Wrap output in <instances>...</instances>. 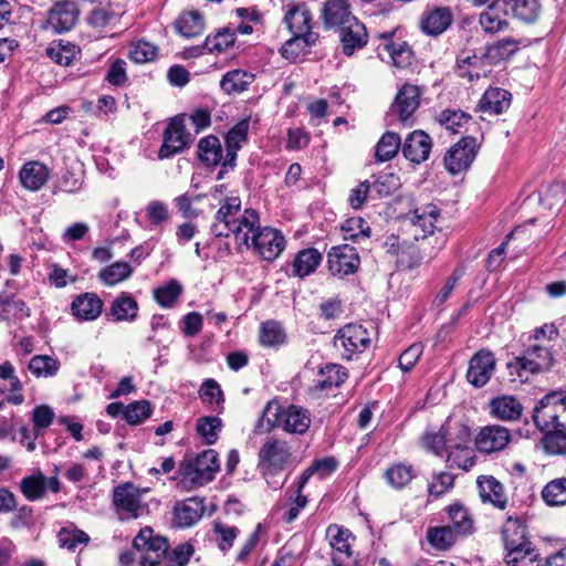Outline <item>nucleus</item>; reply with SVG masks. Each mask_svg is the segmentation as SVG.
Returning a JSON list of instances; mask_svg holds the SVG:
<instances>
[{"mask_svg":"<svg viewBox=\"0 0 566 566\" xmlns=\"http://www.w3.org/2000/svg\"><path fill=\"white\" fill-rule=\"evenodd\" d=\"M563 398L562 392H549L537 402L533 410L534 423L542 432H545L544 447L552 454L563 452L562 446H554V437H552L553 423Z\"/></svg>","mask_w":566,"mask_h":566,"instance_id":"nucleus-3","label":"nucleus"},{"mask_svg":"<svg viewBox=\"0 0 566 566\" xmlns=\"http://www.w3.org/2000/svg\"><path fill=\"white\" fill-rule=\"evenodd\" d=\"M421 91L417 85L403 84L390 106L389 114L407 123L420 105Z\"/></svg>","mask_w":566,"mask_h":566,"instance_id":"nucleus-16","label":"nucleus"},{"mask_svg":"<svg viewBox=\"0 0 566 566\" xmlns=\"http://www.w3.org/2000/svg\"><path fill=\"white\" fill-rule=\"evenodd\" d=\"M348 377L346 368L336 364H326L318 370L311 390L313 392L329 391L338 388Z\"/></svg>","mask_w":566,"mask_h":566,"instance_id":"nucleus-28","label":"nucleus"},{"mask_svg":"<svg viewBox=\"0 0 566 566\" xmlns=\"http://www.w3.org/2000/svg\"><path fill=\"white\" fill-rule=\"evenodd\" d=\"M495 368V356L488 350H479L472 356L467 371L468 381L475 388L489 382Z\"/></svg>","mask_w":566,"mask_h":566,"instance_id":"nucleus-17","label":"nucleus"},{"mask_svg":"<svg viewBox=\"0 0 566 566\" xmlns=\"http://www.w3.org/2000/svg\"><path fill=\"white\" fill-rule=\"evenodd\" d=\"M323 255L315 248L300 250L291 262L283 265L282 270L289 277L304 280L313 274L322 263Z\"/></svg>","mask_w":566,"mask_h":566,"instance_id":"nucleus-14","label":"nucleus"},{"mask_svg":"<svg viewBox=\"0 0 566 566\" xmlns=\"http://www.w3.org/2000/svg\"><path fill=\"white\" fill-rule=\"evenodd\" d=\"M440 216V210L434 205H427L421 208L415 209L410 214V221L415 228H419L422 232L421 235L415 234V239L426 238L434 231V222Z\"/></svg>","mask_w":566,"mask_h":566,"instance_id":"nucleus-35","label":"nucleus"},{"mask_svg":"<svg viewBox=\"0 0 566 566\" xmlns=\"http://www.w3.org/2000/svg\"><path fill=\"white\" fill-rule=\"evenodd\" d=\"M153 413V406L148 400H137L127 405L124 409V419L129 424H139Z\"/></svg>","mask_w":566,"mask_h":566,"instance_id":"nucleus-52","label":"nucleus"},{"mask_svg":"<svg viewBox=\"0 0 566 566\" xmlns=\"http://www.w3.org/2000/svg\"><path fill=\"white\" fill-rule=\"evenodd\" d=\"M291 458V449L286 441L280 439L266 440L259 451V465L266 479L268 485L274 490L283 486L284 481L279 483L271 481V478L281 472Z\"/></svg>","mask_w":566,"mask_h":566,"instance_id":"nucleus-2","label":"nucleus"},{"mask_svg":"<svg viewBox=\"0 0 566 566\" xmlns=\"http://www.w3.org/2000/svg\"><path fill=\"white\" fill-rule=\"evenodd\" d=\"M137 301L127 292H122L111 304L107 316L114 322H134L138 314Z\"/></svg>","mask_w":566,"mask_h":566,"instance_id":"nucleus-31","label":"nucleus"},{"mask_svg":"<svg viewBox=\"0 0 566 566\" xmlns=\"http://www.w3.org/2000/svg\"><path fill=\"white\" fill-rule=\"evenodd\" d=\"M433 481L428 484L430 496L439 497L448 492L454 485L455 476L449 472H439L432 474Z\"/></svg>","mask_w":566,"mask_h":566,"instance_id":"nucleus-64","label":"nucleus"},{"mask_svg":"<svg viewBox=\"0 0 566 566\" xmlns=\"http://www.w3.org/2000/svg\"><path fill=\"white\" fill-rule=\"evenodd\" d=\"M553 365L551 352L541 345L531 346L525 356L517 358L515 367L522 370H528L532 374L548 370Z\"/></svg>","mask_w":566,"mask_h":566,"instance_id":"nucleus-27","label":"nucleus"},{"mask_svg":"<svg viewBox=\"0 0 566 566\" xmlns=\"http://www.w3.org/2000/svg\"><path fill=\"white\" fill-rule=\"evenodd\" d=\"M504 555L505 566H533L538 559V553L532 542L507 547Z\"/></svg>","mask_w":566,"mask_h":566,"instance_id":"nucleus-37","label":"nucleus"},{"mask_svg":"<svg viewBox=\"0 0 566 566\" xmlns=\"http://www.w3.org/2000/svg\"><path fill=\"white\" fill-rule=\"evenodd\" d=\"M355 18L347 0H326L319 13V19L326 30L340 29Z\"/></svg>","mask_w":566,"mask_h":566,"instance_id":"nucleus-19","label":"nucleus"},{"mask_svg":"<svg viewBox=\"0 0 566 566\" xmlns=\"http://www.w3.org/2000/svg\"><path fill=\"white\" fill-rule=\"evenodd\" d=\"M19 489L28 501L41 500L46 494V476L41 471L24 476L19 483Z\"/></svg>","mask_w":566,"mask_h":566,"instance_id":"nucleus-39","label":"nucleus"},{"mask_svg":"<svg viewBox=\"0 0 566 566\" xmlns=\"http://www.w3.org/2000/svg\"><path fill=\"white\" fill-rule=\"evenodd\" d=\"M143 491L132 482L118 484L113 490V505L120 521L137 520L148 513L147 503L142 500Z\"/></svg>","mask_w":566,"mask_h":566,"instance_id":"nucleus-4","label":"nucleus"},{"mask_svg":"<svg viewBox=\"0 0 566 566\" xmlns=\"http://www.w3.org/2000/svg\"><path fill=\"white\" fill-rule=\"evenodd\" d=\"M395 31L379 33L377 36L382 41L380 45L389 54L392 64L399 69H405L411 64L412 51L407 42H395L392 36Z\"/></svg>","mask_w":566,"mask_h":566,"instance_id":"nucleus-29","label":"nucleus"},{"mask_svg":"<svg viewBox=\"0 0 566 566\" xmlns=\"http://www.w3.org/2000/svg\"><path fill=\"white\" fill-rule=\"evenodd\" d=\"M254 80L255 75L253 73L235 69L227 72L222 76L220 87L228 95L240 94L247 91Z\"/></svg>","mask_w":566,"mask_h":566,"instance_id":"nucleus-36","label":"nucleus"},{"mask_svg":"<svg viewBox=\"0 0 566 566\" xmlns=\"http://www.w3.org/2000/svg\"><path fill=\"white\" fill-rule=\"evenodd\" d=\"M449 517L451 527L461 535L470 534L472 531V520L469 517L467 510L461 504L449 506Z\"/></svg>","mask_w":566,"mask_h":566,"instance_id":"nucleus-54","label":"nucleus"},{"mask_svg":"<svg viewBox=\"0 0 566 566\" xmlns=\"http://www.w3.org/2000/svg\"><path fill=\"white\" fill-rule=\"evenodd\" d=\"M463 423H451L447 421L443 423L437 432H426L422 437V441L427 450L438 457H443L449 446L457 440V437H461L463 433ZM464 437V434H462Z\"/></svg>","mask_w":566,"mask_h":566,"instance_id":"nucleus-15","label":"nucleus"},{"mask_svg":"<svg viewBox=\"0 0 566 566\" xmlns=\"http://www.w3.org/2000/svg\"><path fill=\"white\" fill-rule=\"evenodd\" d=\"M28 368L35 377L48 378L56 375L60 363L49 355H36L30 359Z\"/></svg>","mask_w":566,"mask_h":566,"instance_id":"nucleus-48","label":"nucleus"},{"mask_svg":"<svg viewBox=\"0 0 566 566\" xmlns=\"http://www.w3.org/2000/svg\"><path fill=\"white\" fill-rule=\"evenodd\" d=\"M250 127V117H245L238 122L226 136V146L234 149H240L242 143L248 140V133Z\"/></svg>","mask_w":566,"mask_h":566,"instance_id":"nucleus-61","label":"nucleus"},{"mask_svg":"<svg viewBox=\"0 0 566 566\" xmlns=\"http://www.w3.org/2000/svg\"><path fill=\"white\" fill-rule=\"evenodd\" d=\"M175 480L177 481V488L181 491H190L211 481L192 460L180 463Z\"/></svg>","mask_w":566,"mask_h":566,"instance_id":"nucleus-32","label":"nucleus"},{"mask_svg":"<svg viewBox=\"0 0 566 566\" xmlns=\"http://www.w3.org/2000/svg\"><path fill=\"white\" fill-rule=\"evenodd\" d=\"M329 538V545L333 548V566H357L358 563L353 556L349 539H354L353 534L344 527L329 525L326 532Z\"/></svg>","mask_w":566,"mask_h":566,"instance_id":"nucleus-12","label":"nucleus"},{"mask_svg":"<svg viewBox=\"0 0 566 566\" xmlns=\"http://www.w3.org/2000/svg\"><path fill=\"white\" fill-rule=\"evenodd\" d=\"M542 203L548 209H559L566 202V192L563 184L554 182L547 187L541 197Z\"/></svg>","mask_w":566,"mask_h":566,"instance_id":"nucleus-60","label":"nucleus"},{"mask_svg":"<svg viewBox=\"0 0 566 566\" xmlns=\"http://www.w3.org/2000/svg\"><path fill=\"white\" fill-rule=\"evenodd\" d=\"M0 305L3 308L1 314L8 316V318L11 315L14 319H23L31 315L27 303L21 298H15L13 295L0 294Z\"/></svg>","mask_w":566,"mask_h":566,"instance_id":"nucleus-50","label":"nucleus"},{"mask_svg":"<svg viewBox=\"0 0 566 566\" xmlns=\"http://www.w3.org/2000/svg\"><path fill=\"white\" fill-rule=\"evenodd\" d=\"M192 461L202 470L205 475L209 476L211 481L213 480L214 473L219 470L218 453L214 450H205L197 454Z\"/></svg>","mask_w":566,"mask_h":566,"instance_id":"nucleus-62","label":"nucleus"},{"mask_svg":"<svg viewBox=\"0 0 566 566\" xmlns=\"http://www.w3.org/2000/svg\"><path fill=\"white\" fill-rule=\"evenodd\" d=\"M286 334L276 321H266L260 328V343L266 347H277L285 343Z\"/></svg>","mask_w":566,"mask_h":566,"instance_id":"nucleus-46","label":"nucleus"},{"mask_svg":"<svg viewBox=\"0 0 566 566\" xmlns=\"http://www.w3.org/2000/svg\"><path fill=\"white\" fill-rule=\"evenodd\" d=\"M370 185L375 198L388 197L400 187V178L392 172H382Z\"/></svg>","mask_w":566,"mask_h":566,"instance_id":"nucleus-53","label":"nucleus"},{"mask_svg":"<svg viewBox=\"0 0 566 566\" xmlns=\"http://www.w3.org/2000/svg\"><path fill=\"white\" fill-rule=\"evenodd\" d=\"M259 222V213L254 209H245L235 222L214 221L211 226V232L218 238H228L233 234L239 245L249 247L250 232L254 230Z\"/></svg>","mask_w":566,"mask_h":566,"instance_id":"nucleus-7","label":"nucleus"},{"mask_svg":"<svg viewBox=\"0 0 566 566\" xmlns=\"http://www.w3.org/2000/svg\"><path fill=\"white\" fill-rule=\"evenodd\" d=\"M386 481L395 489L405 488L415 478L411 465L397 463L385 472Z\"/></svg>","mask_w":566,"mask_h":566,"instance_id":"nucleus-49","label":"nucleus"},{"mask_svg":"<svg viewBox=\"0 0 566 566\" xmlns=\"http://www.w3.org/2000/svg\"><path fill=\"white\" fill-rule=\"evenodd\" d=\"M542 497L549 506L566 505V478L549 481L542 490Z\"/></svg>","mask_w":566,"mask_h":566,"instance_id":"nucleus-45","label":"nucleus"},{"mask_svg":"<svg viewBox=\"0 0 566 566\" xmlns=\"http://www.w3.org/2000/svg\"><path fill=\"white\" fill-rule=\"evenodd\" d=\"M200 398L203 402L222 407L224 402L223 392L220 385L214 379H206L199 390Z\"/></svg>","mask_w":566,"mask_h":566,"instance_id":"nucleus-63","label":"nucleus"},{"mask_svg":"<svg viewBox=\"0 0 566 566\" xmlns=\"http://www.w3.org/2000/svg\"><path fill=\"white\" fill-rule=\"evenodd\" d=\"M287 499V509L282 515V520L285 523H292L294 522L301 511L307 505L308 499L304 494L295 493L292 491V488H289L286 490Z\"/></svg>","mask_w":566,"mask_h":566,"instance_id":"nucleus-55","label":"nucleus"},{"mask_svg":"<svg viewBox=\"0 0 566 566\" xmlns=\"http://www.w3.org/2000/svg\"><path fill=\"white\" fill-rule=\"evenodd\" d=\"M471 119V116L462 111L444 109L440 113L438 122L452 133H458Z\"/></svg>","mask_w":566,"mask_h":566,"instance_id":"nucleus-57","label":"nucleus"},{"mask_svg":"<svg viewBox=\"0 0 566 566\" xmlns=\"http://www.w3.org/2000/svg\"><path fill=\"white\" fill-rule=\"evenodd\" d=\"M192 142L191 134L185 126V116L177 115L170 118L163 134V144L158 150L160 160L181 154Z\"/></svg>","mask_w":566,"mask_h":566,"instance_id":"nucleus-5","label":"nucleus"},{"mask_svg":"<svg viewBox=\"0 0 566 566\" xmlns=\"http://www.w3.org/2000/svg\"><path fill=\"white\" fill-rule=\"evenodd\" d=\"M452 23L451 10L447 7L427 9L421 17L420 27L423 33L438 36Z\"/></svg>","mask_w":566,"mask_h":566,"instance_id":"nucleus-26","label":"nucleus"},{"mask_svg":"<svg viewBox=\"0 0 566 566\" xmlns=\"http://www.w3.org/2000/svg\"><path fill=\"white\" fill-rule=\"evenodd\" d=\"M496 406L497 419L504 421L518 420L523 411L521 402L513 396L497 397Z\"/></svg>","mask_w":566,"mask_h":566,"instance_id":"nucleus-51","label":"nucleus"},{"mask_svg":"<svg viewBox=\"0 0 566 566\" xmlns=\"http://www.w3.org/2000/svg\"><path fill=\"white\" fill-rule=\"evenodd\" d=\"M400 147V136L394 132H386L376 145L375 156L377 161H387L392 159Z\"/></svg>","mask_w":566,"mask_h":566,"instance_id":"nucleus-43","label":"nucleus"},{"mask_svg":"<svg viewBox=\"0 0 566 566\" xmlns=\"http://www.w3.org/2000/svg\"><path fill=\"white\" fill-rule=\"evenodd\" d=\"M206 48L209 53L222 52L234 44V33L229 28L220 29L213 36L206 38Z\"/></svg>","mask_w":566,"mask_h":566,"instance_id":"nucleus-56","label":"nucleus"},{"mask_svg":"<svg viewBox=\"0 0 566 566\" xmlns=\"http://www.w3.org/2000/svg\"><path fill=\"white\" fill-rule=\"evenodd\" d=\"M501 533L504 548L531 542L526 535V525L520 517L507 516Z\"/></svg>","mask_w":566,"mask_h":566,"instance_id":"nucleus-38","label":"nucleus"},{"mask_svg":"<svg viewBox=\"0 0 566 566\" xmlns=\"http://www.w3.org/2000/svg\"><path fill=\"white\" fill-rule=\"evenodd\" d=\"M182 285L176 279L154 290L155 301L163 307L170 308L182 294Z\"/></svg>","mask_w":566,"mask_h":566,"instance_id":"nucleus-42","label":"nucleus"},{"mask_svg":"<svg viewBox=\"0 0 566 566\" xmlns=\"http://www.w3.org/2000/svg\"><path fill=\"white\" fill-rule=\"evenodd\" d=\"M457 534L450 525L429 527L427 539L436 549L447 551L455 543Z\"/></svg>","mask_w":566,"mask_h":566,"instance_id":"nucleus-41","label":"nucleus"},{"mask_svg":"<svg viewBox=\"0 0 566 566\" xmlns=\"http://www.w3.org/2000/svg\"><path fill=\"white\" fill-rule=\"evenodd\" d=\"M250 233L252 235L247 248H253L255 253L265 261H274L285 248V238L276 229L270 227L260 228L258 223Z\"/></svg>","mask_w":566,"mask_h":566,"instance_id":"nucleus-6","label":"nucleus"},{"mask_svg":"<svg viewBox=\"0 0 566 566\" xmlns=\"http://www.w3.org/2000/svg\"><path fill=\"white\" fill-rule=\"evenodd\" d=\"M133 273V269L127 262H115L109 266L102 269L98 279L108 286H113L127 280Z\"/></svg>","mask_w":566,"mask_h":566,"instance_id":"nucleus-47","label":"nucleus"},{"mask_svg":"<svg viewBox=\"0 0 566 566\" xmlns=\"http://www.w3.org/2000/svg\"><path fill=\"white\" fill-rule=\"evenodd\" d=\"M318 33L307 32L303 34H293L281 48L280 52L289 61L296 62L300 56L307 53V49L315 45L318 41Z\"/></svg>","mask_w":566,"mask_h":566,"instance_id":"nucleus-30","label":"nucleus"},{"mask_svg":"<svg viewBox=\"0 0 566 566\" xmlns=\"http://www.w3.org/2000/svg\"><path fill=\"white\" fill-rule=\"evenodd\" d=\"M539 10L538 0H497V11L526 23L534 22L539 15Z\"/></svg>","mask_w":566,"mask_h":566,"instance_id":"nucleus-24","label":"nucleus"},{"mask_svg":"<svg viewBox=\"0 0 566 566\" xmlns=\"http://www.w3.org/2000/svg\"><path fill=\"white\" fill-rule=\"evenodd\" d=\"M311 424V417L306 409L290 405L283 408L276 401H269L255 423V433L270 432L277 427L289 433L303 434Z\"/></svg>","mask_w":566,"mask_h":566,"instance_id":"nucleus-1","label":"nucleus"},{"mask_svg":"<svg viewBox=\"0 0 566 566\" xmlns=\"http://www.w3.org/2000/svg\"><path fill=\"white\" fill-rule=\"evenodd\" d=\"M292 34H303L312 31V13L304 2H291L286 6L283 19Z\"/></svg>","mask_w":566,"mask_h":566,"instance_id":"nucleus-22","label":"nucleus"},{"mask_svg":"<svg viewBox=\"0 0 566 566\" xmlns=\"http://www.w3.org/2000/svg\"><path fill=\"white\" fill-rule=\"evenodd\" d=\"M80 10L72 0H60L49 11L48 23L55 33L70 31L78 19Z\"/></svg>","mask_w":566,"mask_h":566,"instance_id":"nucleus-18","label":"nucleus"},{"mask_svg":"<svg viewBox=\"0 0 566 566\" xmlns=\"http://www.w3.org/2000/svg\"><path fill=\"white\" fill-rule=\"evenodd\" d=\"M476 139L471 136L462 137L444 156V167L451 175H458L470 168L476 156Z\"/></svg>","mask_w":566,"mask_h":566,"instance_id":"nucleus-11","label":"nucleus"},{"mask_svg":"<svg viewBox=\"0 0 566 566\" xmlns=\"http://www.w3.org/2000/svg\"><path fill=\"white\" fill-rule=\"evenodd\" d=\"M50 176L48 167L39 161H30L22 166L19 177L24 188L39 190Z\"/></svg>","mask_w":566,"mask_h":566,"instance_id":"nucleus-34","label":"nucleus"},{"mask_svg":"<svg viewBox=\"0 0 566 566\" xmlns=\"http://www.w3.org/2000/svg\"><path fill=\"white\" fill-rule=\"evenodd\" d=\"M176 29L185 38L198 36L205 29L203 17L198 11L185 12L177 19Z\"/></svg>","mask_w":566,"mask_h":566,"instance_id":"nucleus-40","label":"nucleus"},{"mask_svg":"<svg viewBox=\"0 0 566 566\" xmlns=\"http://www.w3.org/2000/svg\"><path fill=\"white\" fill-rule=\"evenodd\" d=\"M205 499L200 496L188 497L177 502L174 507L175 522L179 527L195 525L205 514Z\"/></svg>","mask_w":566,"mask_h":566,"instance_id":"nucleus-21","label":"nucleus"},{"mask_svg":"<svg viewBox=\"0 0 566 566\" xmlns=\"http://www.w3.org/2000/svg\"><path fill=\"white\" fill-rule=\"evenodd\" d=\"M133 547L147 553L142 557L143 566H158L160 558L167 554L169 544L166 537L155 535L151 527L145 526L135 536Z\"/></svg>","mask_w":566,"mask_h":566,"instance_id":"nucleus-8","label":"nucleus"},{"mask_svg":"<svg viewBox=\"0 0 566 566\" xmlns=\"http://www.w3.org/2000/svg\"><path fill=\"white\" fill-rule=\"evenodd\" d=\"M339 30L342 49L345 55L350 56L355 51L367 44L368 34L365 25L355 18Z\"/></svg>","mask_w":566,"mask_h":566,"instance_id":"nucleus-25","label":"nucleus"},{"mask_svg":"<svg viewBox=\"0 0 566 566\" xmlns=\"http://www.w3.org/2000/svg\"><path fill=\"white\" fill-rule=\"evenodd\" d=\"M195 554V547L189 543H182L177 545L171 551H167L165 558L167 560L166 566H186L192 555Z\"/></svg>","mask_w":566,"mask_h":566,"instance_id":"nucleus-58","label":"nucleus"},{"mask_svg":"<svg viewBox=\"0 0 566 566\" xmlns=\"http://www.w3.org/2000/svg\"><path fill=\"white\" fill-rule=\"evenodd\" d=\"M221 428L222 420L217 416L200 417L196 424L197 433L209 446L218 441Z\"/></svg>","mask_w":566,"mask_h":566,"instance_id":"nucleus-44","label":"nucleus"},{"mask_svg":"<svg viewBox=\"0 0 566 566\" xmlns=\"http://www.w3.org/2000/svg\"><path fill=\"white\" fill-rule=\"evenodd\" d=\"M197 156L206 167H216L221 164L223 148L220 139L214 135L201 138L197 146Z\"/></svg>","mask_w":566,"mask_h":566,"instance_id":"nucleus-33","label":"nucleus"},{"mask_svg":"<svg viewBox=\"0 0 566 566\" xmlns=\"http://www.w3.org/2000/svg\"><path fill=\"white\" fill-rule=\"evenodd\" d=\"M432 148L430 136L423 130L410 133L401 146L406 159L415 164H421L429 158Z\"/></svg>","mask_w":566,"mask_h":566,"instance_id":"nucleus-20","label":"nucleus"},{"mask_svg":"<svg viewBox=\"0 0 566 566\" xmlns=\"http://www.w3.org/2000/svg\"><path fill=\"white\" fill-rule=\"evenodd\" d=\"M370 344V337L367 328L358 324H347L335 335L334 345L343 348V357L352 359L355 353L364 352Z\"/></svg>","mask_w":566,"mask_h":566,"instance_id":"nucleus-9","label":"nucleus"},{"mask_svg":"<svg viewBox=\"0 0 566 566\" xmlns=\"http://www.w3.org/2000/svg\"><path fill=\"white\" fill-rule=\"evenodd\" d=\"M213 533L216 534V541L218 543V547L222 552L229 551L234 539L239 534V528L235 526H228L221 522L213 523Z\"/></svg>","mask_w":566,"mask_h":566,"instance_id":"nucleus-59","label":"nucleus"},{"mask_svg":"<svg viewBox=\"0 0 566 566\" xmlns=\"http://www.w3.org/2000/svg\"><path fill=\"white\" fill-rule=\"evenodd\" d=\"M463 434L457 437L446 453V467L448 469H461L469 471L474 465V451L469 447L471 438V429L468 424H463Z\"/></svg>","mask_w":566,"mask_h":566,"instance_id":"nucleus-13","label":"nucleus"},{"mask_svg":"<svg viewBox=\"0 0 566 566\" xmlns=\"http://www.w3.org/2000/svg\"><path fill=\"white\" fill-rule=\"evenodd\" d=\"M102 298L93 292L76 295L71 303V311L78 321H95L103 311Z\"/></svg>","mask_w":566,"mask_h":566,"instance_id":"nucleus-23","label":"nucleus"},{"mask_svg":"<svg viewBox=\"0 0 566 566\" xmlns=\"http://www.w3.org/2000/svg\"><path fill=\"white\" fill-rule=\"evenodd\" d=\"M359 265L357 249L349 244L333 247L327 253V268L333 276L345 277L354 274Z\"/></svg>","mask_w":566,"mask_h":566,"instance_id":"nucleus-10","label":"nucleus"}]
</instances>
